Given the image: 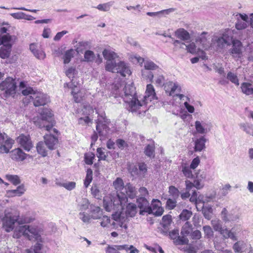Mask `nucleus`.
<instances>
[{"mask_svg":"<svg viewBox=\"0 0 253 253\" xmlns=\"http://www.w3.org/2000/svg\"><path fill=\"white\" fill-rule=\"evenodd\" d=\"M142 76L144 79L149 80L151 82L153 79L154 75L150 71L146 70H142Z\"/></svg>","mask_w":253,"mask_h":253,"instance_id":"obj_62","label":"nucleus"},{"mask_svg":"<svg viewBox=\"0 0 253 253\" xmlns=\"http://www.w3.org/2000/svg\"><path fill=\"white\" fill-rule=\"evenodd\" d=\"M174 36L182 41H187L191 39L189 33L184 28H179L174 33Z\"/></svg>","mask_w":253,"mask_h":253,"instance_id":"obj_25","label":"nucleus"},{"mask_svg":"<svg viewBox=\"0 0 253 253\" xmlns=\"http://www.w3.org/2000/svg\"><path fill=\"white\" fill-rule=\"evenodd\" d=\"M27 253H46V248L44 246L39 243H37L30 249L26 250Z\"/></svg>","mask_w":253,"mask_h":253,"instance_id":"obj_30","label":"nucleus"},{"mask_svg":"<svg viewBox=\"0 0 253 253\" xmlns=\"http://www.w3.org/2000/svg\"><path fill=\"white\" fill-rule=\"evenodd\" d=\"M14 140L5 133L0 132V153H7L12 148Z\"/></svg>","mask_w":253,"mask_h":253,"instance_id":"obj_12","label":"nucleus"},{"mask_svg":"<svg viewBox=\"0 0 253 253\" xmlns=\"http://www.w3.org/2000/svg\"><path fill=\"white\" fill-rule=\"evenodd\" d=\"M6 179L11 183L15 185H17L20 183L21 180L19 177L17 175H6Z\"/></svg>","mask_w":253,"mask_h":253,"instance_id":"obj_48","label":"nucleus"},{"mask_svg":"<svg viewBox=\"0 0 253 253\" xmlns=\"http://www.w3.org/2000/svg\"><path fill=\"white\" fill-rule=\"evenodd\" d=\"M113 185L115 188L117 190V193L123 192V188H125L124 186V182L121 178H117L113 182Z\"/></svg>","mask_w":253,"mask_h":253,"instance_id":"obj_39","label":"nucleus"},{"mask_svg":"<svg viewBox=\"0 0 253 253\" xmlns=\"http://www.w3.org/2000/svg\"><path fill=\"white\" fill-rule=\"evenodd\" d=\"M92 179V171L90 169H88L86 171V175L84 180V186L87 188Z\"/></svg>","mask_w":253,"mask_h":253,"instance_id":"obj_54","label":"nucleus"},{"mask_svg":"<svg viewBox=\"0 0 253 253\" xmlns=\"http://www.w3.org/2000/svg\"><path fill=\"white\" fill-rule=\"evenodd\" d=\"M136 202L138 207L141 209L140 214H143V212H146L147 208H149V203L145 197H139L137 199Z\"/></svg>","mask_w":253,"mask_h":253,"instance_id":"obj_27","label":"nucleus"},{"mask_svg":"<svg viewBox=\"0 0 253 253\" xmlns=\"http://www.w3.org/2000/svg\"><path fill=\"white\" fill-rule=\"evenodd\" d=\"M137 212V207L135 204L133 203H129L126 207V213H124L125 216L127 217V220L128 217H133L135 216Z\"/></svg>","mask_w":253,"mask_h":253,"instance_id":"obj_31","label":"nucleus"},{"mask_svg":"<svg viewBox=\"0 0 253 253\" xmlns=\"http://www.w3.org/2000/svg\"><path fill=\"white\" fill-rule=\"evenodd\" d=\"M95 54L92 51L88 50L84 54V61L87 62H92L94 60Z\"/></svg>","mask_w":253,"mask_h":253,"instance_id":"obj_50","label":"nucleus"},{"mask_svg":"<svg viewBox=\"0 0 253 253\" xmlns=\"http://www.w3.org/2000/svg\"><path fill=\"white\" fill-rule=\"evenodd\" d=\"M146 212L149 214L152 213L156 216H161L164 212V209L161 207V203L158 200L153 199L152 202V206L147 208Z\"/></svg>","mask_w":253,"mask_h":253,"instance_id":"obj_19","label":"nucleus"},{"mask_svg":"<svg viewBox=\"0 0 253 253\" xmlns=\"http://www.w3.org/2000/svg\"><path fill=\"white\" fill-rule=\"evenodd\" d=\"M75 51L73 49L67 50L63 55V60L64 64L69 63L72 58L73 57Z\"/></svg>","mask_w":253,"mask_h":253,"instance_id":"obj_42","label":"nucleus"},{"mask_svg":"<svg viewBox=\"0 0 253 253\" xmlns=\"http://www.w3.org/2000/svg\"><path fill=\"white\" fill-rule=\"evenodd\" d=\"M113 93L115 97L120 96L123 99L126 107L129 111L139 117L144 115L146 112L144 107V103L141 102V99H138L135 88L132 84H126L125 87L115 84Z\"/></svg>","mask_w":253,"mask_h":253,"instance_id":"obj_1","label":"nucleus"},{"mask_svg":"<svg viewBox=\"0 0 253 253\" xmlns=\"http://www.w3.org/2000/svg\"><path fill=\"white\" fill-rule=\"evenodd\" d=\"M221 218L225 221H236L240 216V213L238 210H233L229 212L226 208H223L221 212Z\"/></svg>","mask_w":253,"mask_h":253,"instance_id":"obj_16","label":"nucleus"},{"mask_svg":"<svg viewBox=\"0 0 253 253\" xmlns=\"http://www.w3.org/2000/svg\"><path fill=\"white\" fill-rule=\"evenodd\" d=\"M30 222L29 218H19V213L13 209L5 210V216L2 219L3 227L8 232L14 229L16 223L23 224Z\"/></svg>","mask_w":253,"mask_h":253,"instance_id":"obj_4","label":"nucleus"},{"mask_svg":"<svg viewBox=\"0 0 253 253\" xmlns=\"http://www.w3.org/2000/svg\"><path fill=\"white\" fill-rule=\"evenodd\" d=\"M25 191L24 185L23 184L19 186L16 189L12 190L9 191V193L12 194L14 196H20Z\"/></svg>","mask_w":253,"mask_h":253,"instance_id":"obj_49","label":"nucleus"},{"mask_svg":"<svg viewBox=\"0 0 253 253\" xmlns=\"http://www.w3.org/2000/svg\"><path fill=\"white\" fill-rule=\"evenodd\" d=\"M104 206L105 209L107 211H110L112 210L117 211L112 215V219L114 220V221L111 223V226L113 227V228L117 229L120 227L126 229L127 228L126 224V222H127V217L125 216L124 213L121 211L122 210H118L117 209H114L113 204H111L110 203L109 205H107L105 200L104 201Z\"/></svg>","mask_w":253,"mask_h":253,"instance_id":"obj_6","label":"nucleus"},{"mask_svg":"<svg viewBox=\"0 0 253 253\" xmlns=\"http://www.w3.org/2000/svg\"><path fill=\"white\" fill-rule=\"evenodd\" d=\"M12 51V46L9 45L2 46L0 47V57L2 59L9 58Z\"/></svg>","mask_w":253,"mask_h":253,"instance_id":"obj_33","label":"nucleus"},{"mask_svg":"<svg viewBox=\"0 0 253 253\" xmlns=\"http://www.w3.org/2000/svg\"><path fill=\"white\" fill-rule=\"evenodd\" d=\"M174 8H170L155 12H147L146 14L151 17L158 16L159 17H161L162 16L169 15L170 13L174 11Z\"/></svg>","mask_w":253,"mask_h":253,"instance_id":"obj_32","label":"nucleus"},{"mask_svg":"<svg viewBox=\"0 0 253 253\" xmlns=\"http://www.w3.org/2000/svg\"><path fill=\"white\" fill-rule=\"evenodd\" d=\"M204 217L207 219H210L211 217L212 209L211 208L203 207L202 210Z\"/></svg>","mask_w":253,"mask_h":253,"instance_id":"obj_60","label":"nucleus"},{"mask_svg":"<svg viewBox=\"0 0 253 253\" xmlns=\"http://www.w3.org/2000/svg\"><path fill=\"white\" fill-rule=\"evenodd\" d=\"M16 83L11 77H8L0 83V90L3 91V96L8 97L16 93Z\"/></svg>","mask_w":253,"mask_h":253,"instance_id":"obj_9","label":"nucleus"},{"mask_svg":"<svg viewBox=\"0 0 253 253\" xmlns=\"http://www.w3.org/2000/svg\"><path fill=\"white\" fill-rule=\"evenodd\" d=\"M90 43L88 42L83 41L80 42L78 44V47L77 48V51L78 52H82L84 49L89 48Z\"/></svg>","mask_w":253,"mask_h":253,"instance_id":"obj_51","label":"nucleus"},{"mask_svg":"<svg viewBox=\"0 0 253 253\" xmlns=\"http://www.w3.org/2000/svg\"><path fill=\"white\" fill-rule=\"evenodd\" d=\"M95 158L93 153L89 152L84 155L85 162L87 165H91L93 163V160Z\"/></svg>","mask_w":253,"mask_h":253,"instance_id":"obj_58","label":"nucleus"},{"mask_svg":"<svg viewBox=\"0 0 253 253\" xmlns=\"http://www.w3.org/2000/svg\"><path fill=\"white\" fill-rule=\"evenodd\" d=\"M169 236L170 239L173 240V242L175 245L187 244L189 242L188 239L186 237L179 236L178 230H173L170 232Z\"/></svg>","mask_w":253,"mask_h":253,"instance_id":"obj_21","label":"nucleus"},{"mask_svg":"<svg viewBox=\"0 0 253 253\" xmlns=\"http://www.w3.org/2000/svg\"><path fill=\"white\" fill-rule=\"evenodd\" d=\"M75 89L72 91V94L73 96L74 101L77 102H80L83 100V95L82 92L80 91L76 93L74 91Z\"/></svg>","mask_w":253,"mask_h":253,"instance_id":"obj_59","label":"nucleus"},{"mask_svg":"<svg viewBox=\"0 0 253 253\" xmlns=\"http://www.w3.org/2000/svg\"><path fill=\"white\" fill-rule=\"evenodd\" d=\"M30 98L32 100L35 106L38 107L46 104L49 101L47 95L41 91L35 92Z\"/></svg>","mask_w":253,"mask_h":253,"instance_id":"obj_13","label":"nucleus"},{"mask_svg":"<svg viewBox=\"0 0 253 253\" xmlns=\"http://www.w3.org/2000/svg\"><path fill=\"white\" fill-rule=\"evenodd\" d=\"M97 153L99 160L108 161L106 159L108 152L106 149L102 148H98L97 149Z\"/></svg>","mask_w":253,"mask_h":253,"instance_id":"obj_47","label":"nucleus"},{"mask_svg":"<svg viewBox=\"0 0 253 253\" xmlns=\"http://www.w3.org/2000/svg\"><path fill=\"white\" fill-rule=\"evenodd\" d=\"M27 155L19 148L15 149L10 152L11 159L19 162L24 161L26 158Z\"/></svg>","mask_w":253,"mask_h":253,"instance_id":"obj_23","label":"nucleus"},{"mask_svg":"<svg viewBox=\"0 0 253 253\" xmlns=\"http://www.w3.org/2000/svg\"><path fill=\"white\" fill-rule=\"evenodd\" d=\"M40 48L38 45L35 43H32L30 45V49L33 53L35 56L39 59H43L45 57V54L44 51H41L39 55L36 53L37 49Z\"/></svg>","mask_w":253,"mask_h":253,"instance_id":"obj_35","label":"nucleus"},{"mask_svg":"<svg viewBox=\"0 0 253 253\" xmlns=\"http://www.w3.org/2000/svg\"><path fill=\"white\" fill-rule=\"evenodd\" d=\"M154 147L153 145L148 144L147 145L145 149L144 153L149 157H154Z\"/></svg>","mask_w":253,"mask_h":253,"instance_id":"obj_52","label":"nucleus"},{"mask_svg":"<svg viewBox=\"0 0 253 253\" xmlns=\"http://www.w3.org/2000/svg\"><path fill=\"white\" fill-rule=\"evenodd\" d=\"M109 122L104 113L98 115L96 129L100 136L105 137L109 134L110 130L108 126Z\"/></svg>","mask_w":253,"mask_h":253,"instance_id":"obj_10","label":"nucleus"},{"mask_svg":"<svg viewBox=\"0 0 253 253\" xmlns=\"http://www.w3.org/2000/svg\"><path fill=\"white\" fill-rule=\"evenodd\" d=\"M220 233L222 235L224 239L230 238L233 241L237 240V238L235 234L231 230H229L227 228H222L220 231Z\"/></svg>","mask_w":253,"mask_h":253,"instance_id":"obj_34","label":"nucleus"},{"mask_svg":"<svg viewBox=\"0 0 253 253\" xmlns=\"http://www.w3.org/2000/svg\"><path fill=\"white\" fill-rule=\"evenodd\" d=\"M102 54L106 60V70L112 73H119L123 77L131 74L130 68L126 63L123 61L116 63L115 59L118 55L115 52L110 49H105Z\"/></svg>","mask_w":253,"mask_h":253,"instance_id":"obj_2","label":"nucleus"},{"mask_svg":"<svg viewBox=\"0 0 253 253\" xmlns=\"http://www.w3.org/2000/svg\"><path fill=\"white\" fill-rule=\"evenodd\" d=\"M192 214V213L191 211L187 210H184L182 211L179 215V217L180 219L185 221L189 219L191 217Z\"/></svg>","mask_w":253,"mask_h":253,"instance_id":"obj_57","label":"nucleus"},{"mask_svg":"<svg viewBox=\"0 0 253 253\" xmlns=\"http://www.w3.org/2000/svg\"><path fill=\"white\" fill-rule=\"evenodd\" d=\"M16 40V38L15 36H11L9 34L5 35L0 34V45H3L2 46H5L11 44L12 46Z\"/></svg>","mask_w":253,"mask_h":253,"instance_id":"obj_24","label":"nucleus"},{"mask_svg":"<svg viewBox=\"0 0 253 253\" xmlns=\"http://www.w3.org/2000/svg\"><path fill=\"white\" fill-rule=\"evenodd\" d=\"M91 194L97 199H100L101 196V192L97 185L94 184L92 186L91 188Z\"/></svg>","mask_w":253,"mask_h":253,"instance_id":"obj_56","label":"nucleus"},{"mask_svg":"<svg viewBox=\"0 0 253 253\" xmlns=\"http://www.w3.org/2000/svg\"><path fill=\"white\" fill-rule=\"evenodd\" d=\"M137 191L134 187L130 183L126 184L123 188V192H119L116 196H113L111 200V204L113 205L114 208L118 210H123L124 207L127 202L128 197L133 199L136 196Z\"/></svg>","mask_w":253,"mask_h":253,"instance_id":"obj_3","label":"nucleus"},{"mask_svg":"<svg viewBox=\"0 0 253 253\" xmlns=\"http://www.w3.org/2000/svg\"><path fill=\"white\" fill-rule=\"evenodd\" d=\"M208 124L203 121H196L195 126L197 132L200 134H206L209 130L207 128Z\"/></svg>","mask_w":253,"mask_h":253,"instance_id":"obj_28","label":"nucleus"},{"mask_svg":"<svg viewBox=\"0 0 253 253\" xmlns=\"http://www.w3.org/2000/svg\"><path fill=\"white\" fill-rule=\"evenodd\" d=\"M16 141L21 147L23 148L25 150L28 152L30 151L31 148L33 147V145L29 135H26L24 134H21L17 137Z\"/></svg>","mask_w":253,"mask_h":253,"instance_id":"obj_18","label":"nucleus"},{"mask_svg":"<svg viewBox=\"0 0 253 253\" xmlns=\"http://www.w3.org/2000/svg\"><path fill=\"white\" fill-rule=\"evenodd\" d=\"M44 139L46 145L50 150L54 149V146L58 143V141L56 137L48 134L44 135Z\"/></svg>","mask_w":253,"mask_h":253,"instance_id":"obj_26","label":"nucleus"},{"mask_svg":"<svg viewBox=\"0 0 253 253\" xmlns=\"http://www.w3.org/2000/svg\"><path fill=\"white\" fill-rule=\"evenodd\" d=\"M169 192L170 196H171L173 199H176L179 196V190L173 186H170L169 187Z\"/></svg>","mask_w":253,"mask_h":253,"instance_id":"obj_55","label":"nucleus"},{"mask_svg":"<svg viewBox=\"0 0 253 253\" xmlns=\"http://www.w3.org/2000/svg\"><path fill=\"white\" fill-rule=\"evenodd\" d=\"M176 205V199L169 198L167 200L166 203V207L169 210L173 209Z\"/></svg>","mask_w":253,"mask_h":253,"instance_id":"obj_61","label":"nucleus"},{"mask_svg":"<svg viewBox=\"0 0 253 253\" xmlns=\"http://www.w3.org/2000/svg\"><path fill=\"white\" fill-rule=\"evenodd\" d=\"M231 41L232 46L229 50L230 54L234 58H240L242 55V43L239 40L236 39H231Z\"/></svg>","mask_w":253,"mask_h":253,"instance_id":"obj_17","label":"nucleus"},{"mask_svg":"<svg viewBox=\"0 0 253 253\" xmlns=\"http://www.w3.org/2000/svg\"><path fill=\"white\" fill-rule=\"evenodd\" d=\"M203 228L206 237L207 238H211L213 236V231L210 226H204Z\"/></svg>","mask_w":253,"mask_h":253,"instance_id":"obj_64","label":"nucleus"},{"mask_svg":"<svg viewBox=\"0 0 253 253\" xmlns=\"http://www.w3.org/2000/svg\"><path fill=\"white\" fill-rule=\"evenodd\" d=\"M192 230V225L188 222H186L182 226L181 234L182 236L186 237L187 236L189 235Z\"/></svg>","mask_w":253,"mask_h":253,"instance_id":"obj_38","label":"nucleus"},{"mask_svg":"<svg viewBox=\"0 0 253 253\" xmlns=\"http://www.w3.org/2000/svg\"><path fill=\"white\" fill-rule=\"evenodd\" d=\"M164 85L166 92L168 93L169 95V94L170 91H171V89H172V87L176 86L175 83L170 81L167 82Z\"/></svg>","mask_w":253,"mask_h":253,"instance_id":"obj_63","label":"nucleus"},{"mask_svg":"<svg viewBox=\"0 0 253 253\" xmlns=\"http://www.w3.org/2000/svg\"><path fill=\"white\" fill-rule=\"evenodd\" d=\"M182 171L184 175L187 178H191L193 177V175L192 173L191 168L188 167L186 164H183L181 165Z\"/></svg>","mask_w":253,"mask_h":253,"instance_id":"obj_41","label":"nucleus"},{"mask_svg":"<svg viewBox=\"0 0 253 253\" xmlns=\"http://www.w3.org/2000/svg\"><path fill=\"white\" fill-rule=\"evenodd\" d=\"M103 215V211L98 206L91 205L89 207V212L85 211L80 212L79 218L84 223L89 224L91 220L101 219Z\"/></svg>","mask_w":253,"mask_h":253,"instance_id":"obj_7","label":"nucleus"},{"mask_svg":"<svg viewBox=\"0 0 253 253\" xmlns=\"http://www.w3.org/2000/svg\"><path fill=\"white\" fill-rule=\"evenodd\" d=\"M187 51L192 54H196L199 51H201L199 48H197L196 43L194 42H191L186 44V48Z\"/></svg>","mask_w":253,"mask_h":253,"instance_id":"obj_37","label":"nucleus"},{"mask_svg":"<svg viewBox=\"0 0 253 253\" xmlns=\"http://www.w3.org/2000/svg\"><path fill=\"white\" fill-rule=\"evenodd\" d=\"M37 150L38 153L42 157L47 155V152L45 149V145L42 142H39L37 145Z\"/></svg>","mask_w":253,"mask_h":253,"instance_id":"obj_46","label":"nucleus"},{"mask_svg":"<svg viewBox=\"0 0 253 253\" xmlns=\"http://www.w3.org/2000/svg\"><path fill=\"white\" fill-rule=\"evenodd\" d=\"M41 117L34 119L35 125L40 128H45L47 131L50 130L52 126V114L48 109H44L41 113Z\"/></svg>","mask_w":253,"mask_h":253,"instance_id":"obj_8","label":"nucleus"},{"mask_svg":"<svg viewBox=\"0 0 253 253\" xmlns=\"http://www.w3.org/2000/svg\"><path fill=\"white\" fill-rule=\"evenodd\" d=\"M144 70H156L159 69V66L154 62L150 60H146L144 65Z\"/></svg>","mask_w":253,"mask_h":253,"instance_id":"obj_40","label":"nucleus"},{"mask_svg":"<svg viewBox=\"0 0 253 253\" xmlns=\"http://www.w3.org/2000/svg\"><path fill=\"white\" fill-rule=\"evenodd\" d=\"M233 249L236 253H250L252 252L251 245L248 244L242 241H239L235 243L233 246Z\"/></svg>","mask_w":253,"mask_h":253,"instance_id":"obj_22","label":"nucleus"},{"mask_svg":"<svg viewBox=\"0 0 253 253\" xmlns=\"http://www.w3.org/2000/svg\"><path fill=\"white\" fill-rule=\"evenodd\" d=\"M231 38L226 34H223L222 36H214L211 39L212 47H216L217 50L222 49L226 45H230Z\"/></svg>","mask_w":253,"mask_h":253,"instance_id":"obj_11","label":"nucleus"},{"mask_svg":"<svg viewBox=\"0 0 253 253\" xmlns=\"http://www.w3.org/2000/svg\"><path fill=\"white\" fill-rule=\"evenodd\" d=\"M90 203L88 199L83 198L80 202L78 203V208L81 212L85 211L89 208Z\"/></svg>","mask_w":253,"mask_h":253,"instance_id":"obj_36","label":"nucleus"},{"mask_svg":"<svg viewBox=\"0 0 253 253\" xmlns=\"http://www.w3.org/2000/svg\"><path fill=\"white\" fill-rule=\"evenodd\" d=\"M207 139L204 136H201L199 138L197 139L195 141V151L196 152H201L205 149V143Z\"/></svg>","mask_w":253,"mask_h":253,"instance_id":"obj_29","label":"nucleus"},{"mask_svg":"<svg viewBox=\"0 0 253 253\" xmlns=\"http://www.w3.org/2000/svg\"><path fill=\"white\" fill-rule=\"evenodd\" d=\"M226 78L236 85H239V79L236 74L232 72H229L227 74Z\"/></svg>","mask_w":253,"mask_h":253,"instance_id":"obj_44","label":"nucleus"},{"mask_svg":"<svg viewBox=\"0 0 253 253\" xmlns=\"http://www.w3.org/2000/svg\"><path fill=\"white\" fill-rule=\"evenodd\" d=\"M211 224L214 230L219 232L222 229V221L217 218H215L211 221Z\"/></svg>","mask_w":253,"mask_h":253,"instance_id":"obj_45","label":"nucleus"},{"mask_svg":"<svg viewBox=\"0 0 253 253\" xmlns=\"http://www.w3.org/2000/svg\"><path fill=\"white\" fill-rule=\"evenodd\" d=\"M236 22L235 28L238 30H242L248 27L249 17L245 13H237L235 15Z\"/></svg>","mask_w":253,"mask_h":253,"instance_id":"obj_15","label":"nucleus"},{"mask_svg":"<svg viewBox=\"0 0 253 253\" xmlns=\"http://www.w3.org/2000/svg\"><path fill=\"white\" fill-rule=\"evenodd\" d=\"M183 42L181 40H173L172 43L175 50L184 49V47H186V44Z\"/></svg>","mask_w":253,"mask_h":253,"instance_id":"obj_53","label":"nucleus"},{"mask_svg":"<svg viewBox=\"0 0 253 253\" xmlns=\"http://www.w3.org/2000/svg\"><path fill=\"white\" fill-rule=\"evenodd\" d=\"M41 230L36 226L21 225L17 227L13 233L14 238H19L22 236L29 240H40L41 239Z\"/></svg>","mask_w":253,"mask_h":253,"instance_id":"obj_5","label":"nucleus"},{"mask_svg":"<svg viewBox=\"0 0 253 253\" xmlns=\"http://www.w3.org/2000/svg\"><path fill=\"white\" fill-rule=\"evenodd\" d=\"M156 93L154 86L151 84H149L146 86L145 91V95L143 97V100H141V102H144V107L146 110V105L149 101H151L152 100L156 99Z\"/></svg>","mask_w":253,"mask_h":253,"instance_id":"obj_20","label":"nucleus"},{"mask_svg":"<svg viewBox=\"0 0 253 253\" xmlns=\"http://www.w3.org/2000/svg\"><path fill=\"white\" fill-rule=\"evenodd\" d=\"M210 34L208 32H203L196 38L195 41L205 50H208L212 47V42L210 41Z\"/></svg>","mask_w":253,"mask_h":253,"instance_id":"obj_14","label":"nucleus"},{"mask_svg":"<svg viewBox=\"0 0 253 253\" xmlns=\"http://www.w3.org/2000/svg\"><path fill=\"white\" fill-rule=\"evenodd\" d=\"M100 221V225L103 228H108L109 226L111 225L110 218L107 215L102 216Z\"/></svg>","mask_w":253,"mask_h":253,"instance_id":"obj_43","label":"nucleus"}]
</instances>
